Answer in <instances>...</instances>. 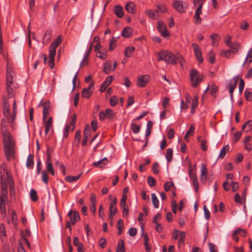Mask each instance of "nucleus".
Listing matches in <instances>:
<instances>
[{
	"label": "nucleus",
	"mask_w": 252,
	"mask_h": 252,
	"mask_svg": "<svg viewBox=\"0 0 252 252\" xmlns=\"http://www.w3.org/2000/svg\"><path fill=\"white\" fill-rule=\"evenodd\" d=\"M11 100L12 104V109L10 105V100H7L5 97H2L3 113L7 122L11 124L14 122L17 114L16 101L15 99H12Z\"/></svg>",
	"instance_id": "nucleus-1"
},
{
	"label": "nucleus",
	"mask_w": 252,
	"mask_h": 252,
	"mask_svg": "<svg viewBox=\"0 0 252 252\" xmlns=\"http://www.w3.org/2000/svg\"><path fill=\"white\" fill-rule=\"evenodd\" d=\"M182 59L183 58L181 55H178L177 56H175L172 53L167 51L163 50L158 54V61H164L168 63L173 65L176 64L177 61H178L181 65L183 66Z\"/></svg>",
	"instance_id": "nucleus-2"
},
{
	"label": "nucleus",
	"mask_w": 252,
	"mask_h": 252,
	"mask_svg": "<svg viewBox=\"0 0 252 252\" xmlns=\"http://www.w3.org/2000/svg\"><path fill=\"white\" fill-rule=\"evenodd\" d=\"M3 151L8 161L15 158V143L14 140L3 142Z\"/></svg>",
	"instance_id": "nucleus-3"
},
{
	"label": "nucleus",
	"mask_w": 252,
	"mask_h": 252,
	"mask_svg": "<svg viewBox=\"0 0 252 252\" xmlns=\"http://www.w3.org/2000/svg\"><path fill=\"white\" fill-rule=\"evenodd\" d=\"M190 78L192 86L196 87L203 80V76L200 74L195 69H192L190 71Z\"/></svg>",
	"instance_id": "nucleus-4"
},
{
	"label": "nucleus",
	"mask_w": 252,
	"mask_h": 252,
	"mask_svg": "<svg viewBox=\"0 0 252 252\" xmlns=\"http://www.w3.org/2000/svg\"><path fill=\"white\" fill-rule=\"evenodd\" d=\"M6 60V83H8L9 84L13 82L15 73L13 69L12 64L8 58H7Z\"/></svg>",
	"instance_id": "nucleus-5"
},
{
	"label": "nucleus",
	"mask_w": 252,
	"mask_h": 252,
	"mask_svg": "<svg viewBox=\"0 0 252 252\" xmlns=\"http://www.w3.org/2000/svg\"><path fill=\"white\" fill-rule=\"evenodd\" d=\"M77 120V116L76 114H74L71 117V120L70 122V124L66 126L64 130H63V137L64 138H67L68 135L69 130H71L72 131L75 128L76 122Z\"/></svg>",
	"instance_id": "nucleus-6"
},
{
	"label": "nucleus",
	"mask_w": 252,
	"mask_h": 252,
	"mask_svg": "<svg viewBox=\"0 0 252 252\" xmlns=\"http://www.w3.org/2000/svg\"><path fill=\"white\" fill-rule=\"evenodd\" d=\"M189 175L190 180L192 182V185L194 188L195 192H197L199 189V185L198 182V179L196 174L193 173V169L191 165H189Z\"/></svg>",
	"instance_id": "nucleus-7"
},
{
	"label": "nucleus",
	"mask_w": 252,
	"mask_h": 252,
	"mask_svg": "<svg viewBox=\"0 0 252 252\" xmlns=\"http://www.w3.org/2000/svg\"><path fill=\"white\" fill-rule=\"evenodd\" d=\"M172 5L175 10L180 13H184L186 11L187 6L185 3L180 0L173 1Z\"/></svg>",
	"instance_id": "nucleus-8"
},
{
	"label": "nucleus",
	"mask_w": 252,
	"mask_h": 252,
	"mask_svg": "<svg viewBox=\"0 0 252 252\" xmlns=\"http://www.w3.org/2000/svg\"><path fill=\"white\" fill-rule=\"evenodd\" d=\"M192 47L193 49L194 53L196 60L199 63H202L204 59L202 56L201 50L199 45L195 43H193L192 44Z\"/></svg>",
	"instance_id": "nucleus-9"
},
{
	"label": "nucleus",
	"mask_w": 252,
	"mask_h": 252,
	"mask_svg": "<svg viewBox=\"0 0 252 252\" xmlns=\"http://www.w3.org/2000/svg\"><path fill=\"white\" fill-rule=\"evenodd\" d=\"M157 29L160 34L164 37L168 36L169 32L165 23L162 21H158V22Z\"/></svg>",
	"instance_id": "nucleus-10"
},
{
	"label": "nucleus",
	"mask_w": 252,
	"mask_h": 252,
	"mask_svg": "<svg viewBox=\"0 0 252 252\" xmlns=\"http://www.w3.org/2000/svg\"><path fill=\"white\" fill-rule=\"evenodd\" d=\"M0 178L1 179H6L8 181H12V178L11 177L10 174L8 172L7 170L6 169V165L4 163H2L0 166Z\"/></svg>",
	"instance_id": "nucleus-11"
},
{
	"label": "nucleus",
	"mask_w": 252,
	"mask_h": 252,
	"mask_svg": "<svg viewBox=\"0 0 252 252\" xmlns=\"http://www.w3.org/2000/svg\"><path fill=\"white\" fill-rule=\"evenodd\" d=\"M67 215L70 218V222L73 225H74L76 222H78L80 220L79 214L76 211H73L72 210H70L68 212Z\"/></svg>",
	"instance_id": "nucleus-12"
},
{
	"label": "nucleus",
	"mask_w": 252,
	"mask_h": 252,
	"mask_svg": "<svg viewBox=\"0 0 252 252\" xmlns=\"http://www.w3.org/2000/svg\"><path fill=\"white\" fill-rule=\"evenodd\" d=\"M238 81V76H235L234 77L232 80L230 81L229 84V93L230 94V98L231 99H233V93L234 90L235 89Z\"/></svg>",
	"instance_id": "nucleus-13"
},
{
	"label": "nucleus",
	"mask_w": 252,
	"mask_h": 252,
	"mask_svg": "<svg viewBox=\"0 0 252 252\" xmlns=\"http://www.w3.org/2000/svg\"><path fill=\"white\" fill-rule=\"evenodd\" d=\"M207 170L205 164L203 163L201 165L200 180L201 183H205L207 180Z\"/></svg>",
	"instance_id": "nucleus-14"
},
{
	"label": "nucleus",
	"mask_w": 252,
	"mask_h": 252,
	"mask_svg": "<svg viewBox=\"0 0 252 252\" xmlns=\"http://www.w3.org/2000/svg\"><path fill=\"white\" fill-rule=\"evenodd\" d=\"M117 203V199L116 198H114L113 200H112L110 204V207H109V218L112 220L114 216L115 215L116 211H117V208L116 207Z\"/></svg>",
	"instance_id": "nucleus-15"
},
{
	"label": "nucleus",
	"mask_w": 252,
	"mask_h": 252,
	"mask_svg": "<svg viewBox=\"0 0 252 252\" xmlns=\"http://www.w3.org/2000/svg\"><path fill=\"white\" fill-rule=\"evenodd\" d=\"M56 53V49L49 48V60L48 61V65L51 69L53 68L55 66L54 59Z\"/></svg>",
	"instance_id": "nucleus-16"
},
{
	"label": "nucleus",
	"mask_w": 252,
	"mask_h": 252,
	"mask_svg": "<svg viewBox=\"0 0 252 252\" xmlns=\"http://www.w3.org/2000/svg\"><path fill=\"white\" fill-rule=\"evenodd\" d=\"M148 75H143L139 76L137 79V85L139 87H144L147 84L149 81Z\"/></svg>",
	"instance_id": "nucleus-17"
},
{
	"label": "nucleus",
	"mask_w": 252,
	"mask_h": 252,
	"mask_svg": "<svg viewBox=\"0 0 252 252\" xmlns=\"http://www.w3.org/2000/svg\"><path fill=\"white\" fill-rule=\"evenodd\" d=\"M1 133L3 136V142L13 140L11 135L10 132L8 131L7 127L1 128Z\"/></svg>",
	"instance_id": "nucleus-18"
},
{
	"label": "nucleus",
	"mask_w": 252,
	"mask_h": 252,
	"mask_svg": "<svg viewBox=\"0 0 252 252\" xmlns=\"http://www.w3.org/2000/svg\"><path fill=\"white\" fill-rule=\"evenodd\" d=\"M7 183L8 181L6 179L2 180L1 179V196L3 197H7Z\"/></svg>",
	"instance_id": "nucleus-19"
},
{
	"label": "nucleus",
	"mask_w": 252,
	"mask_h": 252,
	"mask_svg": "<svg viewBox=\"0 0 252 252\" xmlns=\"http://www.w3.org/2000/svg\"><path fill=\"white\" fill-rule=\"evenodd\" d=\"M126 11L131 14H134L136 12V7L134 2L132 1L127 2L125 6Z\"/></svg>",
	"instance_id": "nucleus-20"
},
{
	"label": "nucleus",
	"mask_w": 252,
	"mask_h": 252,
	"mask_svg": "<svg viewBox=\"0 0 252 252\" xmlns=\"http://www.w3.org/2000/svg\"><path fill=\"white\" fill-rule=\"evenodd\" d=\"M43 123L45 126V134H47L49 132L50 128L52 127L53 125V118L50 117L48 118V120L43 119Z\"/></svg>",
	"instance_id": "nucleus-21"
},
{
	"label": "nucleus",
	"mask_w": 252,
	"mask_h": 252,
	"mask_svg": "<svg viewBox=\"0 0 252 252\" xmlns=\"http://www.w3.org/2000/svg\"><path fill=\"white\" fill-rule=\"evenodd\" d=\"M12 83H9L8 84V83H6V91L7 93V95L8 98H6L5 96H3V97H5L7 100H10V103H12V99H15V98H13V88L11 87V84Z\"/></svg>",
	"instance_id": "nucleus-22"
},
{
	"label": "nucleus",
	"mask_w": 252,
	"mask_h": 252,
	"mask_svg": "<svg viewBox=\"0 0 252 252\" xmlns=\"http://www.w3.org/2000/svg\"><path fill=\"white\" fill-rule=\"evenodd\" d=\"M50 108V102L49 101H46L43 104V119H46L47 116L49 114Z\"/></svg>",
	"instance_id": "nucleus-23"
},
{
	"label": "nucleus",
	"mask_w": 252,
	"mask_h": 252,
	"mask_svg": "<svg viewBox=\"0 0 252 252\" xmlns=\"http://www.w3.org/2000/svg\"><path fill=\"white\" fill-rule=\"evenodd\" d=\"M243 232L242 236L245 237L246 236V231L245 229L241 228H238L232 234V238L234 240L236 241V242H238L239 241V238L237 236V235L238 234V232Z\"/></svg>",
	"instance_id": "nucleus-24"
},
{
	"label": "nucleus",
	"mask_w": 252,
	"mask_h": 252,
	"mask_svg": "<svg viewBox=\"0 0 252 252\" xmlns=\"http://www.w3.org/2000/svg\"><path fill=\"white\" fill-rule=\"evenodd\" d=\"M47 160L46 161V168L47 171L49 172L52 175L54 176L55 175V171L54 170V168L53 165L50 161V157L49 154H47Z\"/></svg>",
	"instance_id": "nucleus-25"
},
{
	"label": "nucleus",
	"mask_w": 252,
	"mask_h": 252,
	"mask_svg": "<svg viewBox=\"0 0 252 252\" xmlns=\"http://www.w3.org/2000/svg\"><path fill=\"white\" fill-rule=\"evenodd\" d=\"M114 13L117 17L119 18H122L124 15L123 8L119 5H117L114 6Z\"/></svg>",
	"instance_id": "nucleus-26"
},
{
	"label": "nucleus",
	"mask_w": 252,
	"mask_h": 252,
	"mask_svg": "<svg viewBox=\"0 0 252 252\" xmlns=\"http://www.w3.org/2000/svg\"><path fill=\"white\" fill-rule=\"evenodd\" d=\"M145 13L150 18L153 19H156L158 17V11L153 10H147L145 11Z\"/></svg>",
	"instance_id": "nucleus-27"
},
{
	"label": "nucleus",
	"mask_w": 252,
	"mask_h": 252,
	"mask_svg": "<svg viewBox=\"0 0 252 252\" xmlns=\"http://www.w3.org/2000/svg\"><path fill=\"white\" fill-rule=\"evenodd\" d=\"M62 38L60 35H59L50 44L49 48L56 49L61 44Z\"/></svg>",
	"instance_id": "nucleus-28"
},
{
	"label": "nucleus",
	"mask_w": 252,
	"mask_h": 252,
	"mask_svg": "<svg viewBox=\"0 0 252 252\" xmlns=\"http://www.w3.org/2000/svg\"><path fill=\"white\" fill-rule=\"evenodd\" d=\"M132 30L129 27L125 28L122 32L123 36L126 38H129L132 35Z\"/></svg>",
	"instance_id": "nucleus-29"
},
{
	"label": "nucleus",
	"mask_w": 252,
	"mask_h": 252,
	"mask_svg": "<svg viewBox=\"0 0 252 252\" xmlns=\"http://www.w3.org/2000/svg\"><path fill=\"white\" fill-rule=\"evenodd\" d=\"M230 49H229L231 53L236 54L239 51V50L241 48L240 45L236 42L232 43L229 46H228Z\"/></svg>",
	"instance_id": "nucleus-30"
},
{
	"label": "nucleus",
	"mask_w": 252,
	"mask_h": 252,
	"mask_svg": "<svg viewBox=\"0 0 252 252\" xmlns=\"http://www.w3.org/2000/svg\"><path fill=\"white\" fill-rule=\"evenodd\" d=\"M242 129L246 132H248L252 129V121L249 120L242 126Z\"/></svg>",
	"instance_id": "nucleus-31"
},
{
	"label": "nucleus",
	"mask_w": 252,
	"mask_h": 252,
	"mask_svg": "<svg viewBox=\"0 0 252 252\" xmlns=\"http://www.w3.org/2000/svg\"><path fill=\"white\" fill-rule=\"evenodd\" d=\"M33 155H29L26 162V166L29 169L33 168L34 165Z\"/></svg>",
	"instance_id": "nucleus-32"
},
{
	"label": "nucleus",
	"mask_w": 252,
	"mask_h": 252,
	"mask_svg": "<svg viewBox=\"0 0 252 252\" xmlns=\"http://www.w3.org/2000/svg\"><path fill=\"white\" fill-rule=\"evenodd\" d=\"M113 70V68L111 67V63L110 61H107L104 65L103 71L106 74H109L111 71Z\"/></svg>",
	"instance_id": "nucleus-33"
},
{
	"label": "nucleus",
	"mask_w": 252,
	"mask_h": 252,
	"mask_svg": "<svg viewBox=\"0 0 252 252\" xmlns=\"http://www.w3.org/2000/svg\"><path fill=\"white\" fill-rule=\"evenodd\" d=\"M82 173L76 176H67L65 178V180L69 183L77 181L81 177Z\"/></svg>",
	"instance_id": "nucleus-34"
},
{
	"label": "nucleus",
	"mask_w": 252,
	"mask_h": 252,
	"mask_svg": "<svg viewBox=\"0 0 252 252\" xmlns=\"http://www.w3.org/2000/svg\"><path fill=\"white\" fill-rule=\"evenodd\" d=\"M135 50V48L133 46H129L126 48L125 51V55L126 57H130L132 56L134 51Z\"/></svg>",
	"instance_id": "nucleus-35"
},
{
	"label": "nucleus",
	"mask_w": 252,
	"mask_h": 252,
	"mask_svg": "<svg viewBox=\"0 0 252 252\" xmlns=\"http://www.w3.org/2000/svg\"><path fill=\"white\" fill-rule=\"evenodd\" d=\"M229 149V147L228 145H226V146H223V147L221 149L220 153L219 155L218 158H223L225 157L226 152H228Z\"/></svg>",
	"instance_id": "nucleus-36"
},
{
	"label": "nucleus",
	"mask_w": 252,
	"mask_h": 252,
	"mask_svg": "<svg viewBox=\"0 0 252 252\" xmlns=\"http://www.w3.org/2000/svg\"><path fill=\"white\" fill-rule=\"evenodd\" d=\"M144 245L145 247V249L147 252H151V248L150 246L149 243V239L148 234H146L144 236Z\"/></svg>",
	"instance_id": "nucleus-37"
},
{
	"label": "nucleus",
	"mask_w": 252,
	"mask_h": 252,
	"mask_svg": "<svg viewBox=\"0 0 252 252\" xmlns=\"http://www.w3.org/2000/svg\"><path fill=\"white\" fill-rule=\"evenodd\" d=\"M116 250L117 252H125L124 241L123 239L118 242Z\"/></svg>",
	"instance_id": "nucleus-38"
},
{
	"label": "nucleus",
	"mask_w": 252,
	"mask_h": 252,
	"mask_svg": "<svg viewBox=\"0 0 252 252\" xmlns=\"http://www.w3.org/2000/svg\"><path fill=\"white\" fill-rule=\"evenodd\" d=\"M173 157V149L168 148L166 150L165 158L168 162L171 161Z\"/></svg>",
	"instance_id": "nucleus-39"
},
{
	"label": "nucleus",
	"mask_w": 252,
	"mask_h": 252,
	"mask_svg": "<svg viewBox=\"0 0 252 252\" xmlns=\"http://www.w3.org/2000/svg\"><path fill=\"white\" fill-rule=\"evenodd\" d=\"M52 37V31L48 30L46 31L43 37V43L46 42L48 43L51 39Z\"/></svg>",
	"instance_id": "nucleus-40"
},
{
	"label": "nucleus",
	"mask_w": 252,
	"mask_h": 252,
	"mask_svg": "<svg viewBox=\"0 0 252 252\" xmlns=\"http://www.w3.org/2000/svg\"><path fill=\"white\" fill-rule=\"evenodd\" d=\"M8 184L10 197H12L13 196H14L15 194L13 181L12 180V181H8Z\"/></svg>",
	"instance_id": "nucleus-41"
},
{
	"label": "nucleus",
	"mask_w": 252,
	"mask_h": 252,
	"mask_svg": "<svg viewBox=\"0 0 252 252\" xmlns=\"http://www.w3.org/2000/svg\"><path fill=\"white\" fill-rule=\"evenodd\" d=\"M152 201L154 206L156 208H158L159 207V201L155 193L151 194Z\"/></svg>",
	"instance_id": "nucleus-42"
},
{
	"label": "nucleus",
	"mask_w": 252,
	"mask_h": 252,
	"mask_svg": "<svg viewBox=\"0 0 252 252\" xmlns=\"http://www.w3.org/2000/svg\"><path fill=\"white\" fill-rule=\"evenodd\" d=\"M153 123L151 121H149L147 124V128L146 131V136H149L151 133V129L152 128Z\"/></svg>",
	"instance_id": "nucleus-43"
},
{
	"label": "nucleus",
	"mask_w": 252,
	"mask_h": 252,
	"mask_svg": "<svg viewBox=\"0 0 252 252\" xmlns=\"http://www.w3.org/2000/svg\"><path fill=\"white\" fill-rule=\"evenodd\" d=\"M208 60L209 62L212 63L214 64L215 63V55L214 52L211 50L208 54Z\"/></svg>",
	"instance_id": "nucleus-44"
},
{
	"label": "nucleus",
	"mask_w": 252,
	"mask_h": 252,
	"mask_svg": "<svg viewBox=\"0 0 252 252\" xmlns=\"http://www.w3.org/2000/svg\"><path fill=\"white\" fill-rule=\"evenodd\" d=\"M171 188H175L173 182H168L165 183L164 185V188L166 191H169Z\"/></svg>",
	"instance_id": "nucleus-45"
},
{
	"label": "nucleus",
	"mask_w": 252,
	"mask_h": 252,
	"mask_svg": "<svg viewBox=\"0 0 252 252\" xmlns=\"http://www.w3.org/2000/svg\"><path fill=\"white\" fill-rule=\"evenodd\" d=\"M11 220L14 226H16L17 224L18 217L15 210H13L12 211Z\"/></svg>",
	"instance_id": "nucleus-46"
},
{
	"label": "nucleus",
	"mask_w": 252,
	"mask_h": 252,
	"mask_svg": "<svg viewBox=\"0 0 252 252\" xmlns=\"http://www.w3.org/2000/svg\"><path fill=\"white\" fill-rule=\"evenodd\" d=\"M30 196L32 201H36L38 200V196L35 190L32 189L30 191Z\"/></svg>",
	"instance_id": "nucleus-47"
},
{
	"label": "nucleus",
	"mask_w": 252,
	"mask_h": 252,
	"mask_svg": "<svg viewBox=\"0 0 252 252\" xmlns=\"http://www.w3.org/2000/svg\"><path fill=\"white\" fill-rule=\"evenodd\" d=\"M93 93L86 89H83L82 92V96L86 98H89L92 95Z\"/></svg>",
	"instance_id": "nucleus-48"
},
{
	"label": "nucleus",
	"mask_w": 252,
	"mask_h": 252,
	"mask_svg": "<svg viewBox=\"0 0 252 252\" xmlns=\"http://www.w3.org/2000/svg\"><path fill=\"white\" fill-rule=\"evenodd\" d=\"M131 128L133 131V132L135 134H137L139 132L140 130V126L137 125L136 124L134 123H132L131 124Z\"/></svg>",
	"instance_id": "nucleus-49"
},
{
	"label": "nucleus",
	"mask_w": 252,
	"mask_h": 252,
	"mask_svg": "<svg viewBox=\"0 0 252 252\" xmlns=\"http://www.w3.org/2000/svg\"><path fill=\"white\" fill-rule=\"evenodd\" d=\"M117 41V38L113 37L110 41L109 45V50L113 51L115 47V43Z\"/></svg>",
	"instance_id": "nucleus-50"
},
{
	"label": "nucleus",
	"mask_w": 252,
	"mask_h": 252,
	"mask_svg": "<svg viewBox=\"0 0 252 252\" xmlns=\"http://www.w3.org/2000/svg\"><path fill=\"white\" fill-rule=\"evenodd\" d=\"M105 114L106 116V118L109 119H112L114 116L113 111L110 109H107L105 110Z\"/></svg>",
	"instance_id": "nucleus-51"
},
{
	"label": "nucleus",
	"mask_w": 252,
	"mask_h": 252,
	"mask_svg": "<svg viewBox=\"0 0 252 252\" xmlns=\"http://www.w3.org/2000/svg\"><path fill=\"white\" fill-rule=\"evenodd\" d=\"M96 56L101 59L105 60L107 58V54L106 51L101 52L98 51L96 53Z\"/></svg>",
	"instance_id": "nucleus-52"
},
{
	"label": "nucleus",
	"mask_w": 252,
	"mask_h": 252,
	"mask_svg": "<svg viewBox=\"0 0 252 252\" xmlns=\"http://www.w3.org/2000/svg\"><path fill=\"white\" fill-rule=\"evenodd\" d=\"M234 199L235 202L237 203L241 204L243 203H244V200H243L242 199V197H240V195L238 193H237L235 194Z\"/></svg>",
	"instance_id": "nucleus-53"
},
{
	"label": "nucleus",
	"mask_w": 252,
	"mask_h": 252,
	"mask_svg": "<svg viewBox=\"0 0 252 252\" xmlns=\"http://www.w3.org/2000/svg\"><path fill=\"white\" fill-rule=\"evenodd\" d=\"M42 179L43 182L46 185L48 183V177L47 173L45 171L42 172Z\"/></svg>",
	"instance_id": "nucleus-54"
},
{
	"label": "nucleus",
	"mask_w": 252,
	"mask_h": 252,
	"mask_svg": "<svg viewBox=\"0 0 252 252\" xmlns=\"http://www.w3.org/2000/svg\"><path fill=\"white\" fill-rule=\"evenodd\" d=\"M127 199V196L126 194H123L120 201V206L121 207H123V206H126L127 205L126 204V201Z\"/></svg>",
	"instance_id": "nucleus-55"
},
{
	"label": "nucleus",
	"mask_w": 252,
	"mask_h": 252,
	"mask_svg": "<svg viewBox=\"0 0 252 252\" xmlns=\"http://www.w3.org/2000/svg\"><path fill=\"white\" fill-rule=\"evenodd\" d=\"M118 103V98L115 96H112L110 99V104L111 106H115Z\"/></svg>",
	"instance_id": "nucleus-56"
},
{
	"label": "nucleus",
	"mask_w": 252,
	"mask_h": 252,
	"mask_svg": "<svg viewBox=\"0 0 252 252\" xmlns=\"http://www.w3.org/2000/svg\"><path fill=\"white\" fill-rule=\"evenodd\" d=\"M159 164L158 162H155L153 165L152 170L154 174H158L159 170Z\"/></svg>",
	"instance_id": "nucleus-57"
},
{
	"label": "nucleus",
	"mask_w": 252,
	"mask_h": 252,
	"mask_svg": "<svg viewBox=\"0 0 252 252\" xmlns=\"http://www.w3.org/2000/svg\"><path fill=\"white\" fill-rule=\"evenodd\" d=\"M198 105V97L194 96V98L191 102V108L196 109Z\"/></svg>",
	"instance_id": "nucleus-58"
},
{
	"label": "nucleus",
	"mask_w": 252,
	"mask_h": 252,
	"mask_svg": "<svg viewBox=\"0 0 252 252\" xmlns=\"http://www.w3.org/2000/svg\"><path fill=\"white\" fill-rule=\"evenodd\" d=\"M245 96L246 99L249 101H251L252 100V93L248 91H245Z\"/></svg>",
	"instance_id": "nucleus-59"
},
{
	"label": "nucleus",
	"mask_w": 252,
	"mask_h": 252,
	"mask_svg": "<svg viewBox=\"0 0 252 252\" xmlns=\"http://www.w3.org/2000/svg\"><path fill=\"white\" fill-rule=\"evenodd\" d=\"M245 86V82L242 79H240V83L239 85V91L240 94H242Z\"/></svg>",
	"instance_id": "nucleus-60"
},
{
	"label": "nucleus",
	"mask_w": 252,
	"mask_h": 252,
	"mask_svg": "<svg viewBox=\"0 0 252 252\" xmlns=\"http://www.w3.org/2000/svg\"><path fill=\"white\" fill-rule=\"evenodd\" d=\"M232 191L235 192L239 189V184L238 182H232L231 183Z\"/></svg>",
	"instance_id": "nucleus-61"
},
{
	"label": "nucleus",
	"mask_w": 252,
	"mask_h": 252,
	"mask_svg": "<svg viewBox=\"0 0 252 252\" xmlns=\"http://www.w3.org/2000/svg\"><path fill=\"white\" fill-rule=\"evenodd\" d=\"M113 77L112 76H109L105 79V80L103 81V83L106 85L108 86L109 85H110L111 84V83L113 80Z\"/></svg>",
	"instance_id": "nucleus-62"
},
{
	"label": "nucleus",
	"mask_w": 252,
	"mask_h": 252,
	"mask_svg": "<svg viewBox=\"0 0 252 252\" xmlns=\"http://www.w3.org/2000/svg\"><path fill=\"white\" fill-rule=\"evenodd\" d=\"M242 133L241 131H238L234 134V142H237L241 138Z\"/></svg>",
	"instance_id": "nucleus-63"
},
{
	"label": "nucleus",
	"mask_w": 252,
	"mask_h": 252,
	"mask_svg": "<svg viewBox=\"0 0 252 252\" xmlns=\"http://www.w3.org/2000/svg\"><path fill=\"white\" fill-rule=\"evenodd\" d=\"M148 183L150 187H153L155 185V180L152 177L150 176L148 178Z\"/></svg>",
	"instance_id": "nucleus-64"
}]
</instances>
